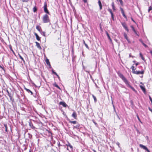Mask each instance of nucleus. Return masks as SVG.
Masks as SVG:
<instances>
[{"mask_svg": "<svg viewBox=\"0 0 152 152\" xmlns=\"http://www.w3.org/2000/svg\"><path fill=\"white\" fill-rule=\"evenodd\" d=\"M117 73L118 76L122 79L128 87L131 88L133 91L134 92L136 91L134 88L130 85L129 82L121 73L119 71L117 72Z\"/></svg>", "mask_w": 152, "mask_h": 152, "instance_id": "nucleus-1", "label": "nucleus"}, {"mask_svg": "<svg viewBox=\"0 0 152 152\" xmlns=\"http://www.w3.org/2000/svg\"><path fill=\"white\" fill-rule=\"evenodd\" d=\"M42 20L45 23H49L50 21L49 17L47 14H45L43 16Z\"/></svg>", "mask_w": 152, "mask_h": 152, "instance_id": "nucleus-2", "label": "nucleus"}, {"mask_svg": "<svg viewBox=\"0 0 152 152\" xmlns=\"http://www.w3.org/2000/svg\"><path fill=\"white\" fill-rule=\"evenodd\" d=\"M39 50L40 51L41 54L39 55V57H45V54L44 53V49H42V48L39 43Z\"/></svg>", "mask_w": 152, "mask_h": 152, "instance_id": "nucleus-3", "label": "nucleus"}, {"mask_svg": "<svg viewBox=\"0 0 152 152\" xmlns=\"http://www.w3.org/2000/svg\"><path fill=\"white\" fill-rule=\"evenodd\" d=\"M47 4L46 2H45L44 3V5L43 7H44V12L50 15V12L48 11L47 8Z\"/></svg>", "mask_w": 152, "mask_h": 152, "instance_id": "nucleus-4", "label": "nucleus"}, {"mask_svg": "<svg viewBox=\"0 0 152 152\" xmlns=\"http://www.w3.org/2000/svg\"><path fill=\"white\" fill-rule=\"evenodd\" d=\"M45 61L46 62L48 66L50 68H51L52 67L51 65L50 64V63L49 61V60L46 58L45 59Z\"/></svg>", "mask_w": 152, "mask_h": 152, "instance_id": "nucleus-5", "label": "nucleus"}, {"mask_svg": "<svg viewBox=\"0 0 152 152\" xmlns=\"http://www.w3.org/2000/svg\"><path fill=\"white\" fill-rule=\"evenodd\" d=\"M139 146L140 148L145 150L146 151H147V152H150L149 150H148V149L145 146L141 144H140L139 145Z\"/></svg>", "mask_w": 152, "mask_h": 152, "instance_id": "nucleus-6", "label": "nucleus"}, {"mask_svg": "<svg viewBox=\"0 0 152 152\" xmlns=\"http://www.w3.org/2000/svg\"><path fill=\"white\" fill-rule=\"evenodd\" d=\"M18 59V61L20 63H21L22 64H23L25 63V61L23 59V58H17Z\"/></svg>", "mask_w": 152, "mask_h": 152, "instance_id": "nucleus-7", "label": "nucleus"}, {"mask_svg": "<svg viewBox=\"0 0 152 152\" xmlns=\"http://www.w3.org/2000/svg\"><path fill=\"white\" fill-rule=\"evenodd\" d=\"M144 72V71H134L133 73L137 75H139L140 74H143Z\"/></svg>", "mask_w": 152, "mask_h": 152, "instance_id": "nucleus-8", "label": "nucleus"}, {"mask_svg": "<svg viewBox=\"0 0 152 152\" xmlns=\"http://www.w3.org/2000/svg\"><path fill=\"white\" fill-rule=\"evenodd\" d=\"M122 25L123 26L124 28L125 29V30L128 32L129 31V30L128 29V28L127 26L125 23H122Z\"/></svg>", "mask_w": 152, "mask_h": 152, "instance_id": "nucleus-9", "label": "nucleus"}, {"mask_svg": "<svg viewBox=\"0 0 152 152\" xmlns=\"http://www.w3.org/2000/svg\"><path fill=\"white\" fill-rule=\"evenodd\" d=\"M59 104L62 105L64 107H65L68 106L67 104L64 102H60L59 103Z\"/></svg>", "mask_w": 152, "mask_h": 152, "instance_id": "nucleus-10", "label": "nucleus"}, {"mask_svg": "<svg viewBox=\"0 0 152 152\" xmlns=\"http://www.w3.org/2000/svg\"><path fill=\"white\" fill-rule=\"evenodd\" d=\"M72 116L75 119H76L77 118V115L75 111H74L72 115Z\"/></svg>", "mask_w": 152, "mask_h": 152, "instance_id": "nucleus-11", "label": "nucleus"}, {"mask_svg": "<svg viewBox=\"0 0 152 152\" xmlns=\"http://www.w3.org/2000/svg\"><path fill=\"white\" fill-rule=\"evenodd\" d=\"M108 11L111 14V17L113 20H114V15L113 12H112V10L110 9H108Z\"/></svg>", "mask_w": 152, "mask_h": 152, "instance_id": "nucleus-12", "label": "nucleus"}, {"mask_svg": "<svg viewBox=\"0 0 152 152\" xmlns=\"http://www.w3.org/2000/svg\"><path fill=\"white\" fill-rule=\"evenodd\" d=\"M66 145H67V146L68 147H69L70 149H71V150H72V149H73V147L70 144V143H68L67 144H66ZM67 149L68 150H69V148H68L67 147Z\"/></svg>", "mask_w": 152, "mask_h": 152, "instance_id": "nucleus-13", "label": "nucleus"}, {"mask_svg": "<svg viewBox=\"0 0 152 152\" xmlns=\"http://www.w3.org/2000/svg\"><path fill=\"white\" fill-rule=\"evenodd\" d=\"M39 31L40 32L41 34L45 36V33L44 32H42L40 27L39 26Z\"/></svg>", "mask_w": 152, "mask_h": 152, "instance_id": "nucleus-14", "label": "nucleus"}, {"mask_svg": "<svg viewBox=\"0 0 152 152\" xmlns=\"http://www.w3.org/2000/svg\"><path fill=\"white\" fill-rule=\"evenodd\" d=\"M140 88L142 91L144 93H145L146 92L145 88L144 86H142V85H140Z\"/></svg>", "mask_w": 152, "mask_h": 152, "instance_id": "nucleus-15", "label": "nucleus"}, {"mask_svg": "<svg viewBox=\"0 0 152 152\" xmlns=\"http://www.w3.org/2000/svg\"><path fill=\"white\" fill-rule=\"evenodd\" d=\"M98 4L99 6V9L101 10L102 9V5L101 2L100 0H99L98 1Z\"/></svg>", "mask_w": 152, "mask_h": 152, "instance_id": "nucleus-16", "label": "nucleus"}, {"mask_svg": "<svg viewBox=\"0 0 152 152\" xmlns=\"http://www.w3.org/2000/svg\"><path fill=\"white\" fill-rule=\"evenodd\" d=\"M139 41L140 42H141L142 44L144 46V47L145 48H148V46L143 42V41H142V40L141 39H140Z\"/></svg>", "mask_w": 152, "mask_h": 152, "instance_id": "nucleus-17", "label": "nucleus"}, {"mask_svg": "<svg viewBox=\"0 0 152 152\" xmlns=\"http://www.w3.org/2000/svg\"><path fill=\"white\" fill-rule=\"evenodd\" d=\"M131 28H132L133 31L134 32V33L138 36H139V35L137 33V32L136 31V30H135V29L134 28V27L132 26H131Z\"/></svg>", "mask_w": 152, "mask_h": 152, "instance_id": "nucleus-18", "label": "nucleus"}, {"mask_svg": "<svg viewBox=\"0 0 152 152\" xmlns=\"http://www.w3.org/2000/svg\"><path fill=\"white\" fill-rule=\"evenodd\" d=\"M42 129H39V133L42 136L43 135V134H45L44 132H42Z\"/></svg>", "mask_w": 152, "mask_h": 152, "instance_id": "nucleus-19", "label": "nucleus"}, {"mask_svg": "<svg viewBox=\"0 0 152 152\" xmlns=\"http://www.w3.org/2000/svg\"><path fill=\"white\" fill-rule=\"evenodd\" d=\"M69 122L71 123H72L74 124H75L77 123V122L76 121H71L70 120L69 121Z\"/></svg>", "mask_w": 152, "mask_h": 152, "instance_id": "nucleus-20", "label": "nucleus"}, {"mask_svg": "<svg viewBox=\"0 0 152 152\" xmlns=\"http://www.w3.org/2000/svg\"><path fill=\"white\" fill-rule=\"evenodd\" d=\"M106 32V34H107V36L108 37V39L110 41H112V39H111L110 36V35H109V34H108V32Z\"/></svg>", "mask_w": 152, "mask_h": 152, "instance_id": "nucleus-21", "label": "nucleus"}, {"mask_svg": "<svg viewBox=\"0 0 152 152\" xmlns=\"http://www.w3.org/2000/svg\"><path fill=\"white\" fill-rule=\"evenodd\" d=\"M53 86H55V87H56L58 89H61V88H60V87L58 86V85L56 83H54L53 84Z\"/></svg>", "mask_w": 152, "mask_h": 152, "instance_id": "nucleus-22", "label": "nucleus"}, {"mask_svg": "<svg viewBox=\"0 0 152 152\" xmlns=\"http://www.w3.org/2000/svg\"><path fill=\"white\" fill-rule=\"evenodd\" d=\"M4 126L5 128V131L6 132H8V131H7V124H4Z\"/></svg>", "mask_w": 152, "mask_h": 152, "instance_id": "nucleus-23", "label": "nucleus"}, {"mask_svg": "<svg viewBox=\"0 0 152 152\" xmlns=\"http://www.w3.org/2000/svg\"><path fill=\"white\" fill-rule=\"evenodd\" d=\"M80 127V125L79 124H78L75 126H74V128H76L77 129H79Z\"/></svg>", "mask_w": 152, "mask_h": 152, "instance_id": "nucleus-24", "label": "nucleus"}, {"mask_svg": "<svg viewBox=\"0 0 152 152\" xmlns=\"http://www.w3.org/2000/svg\"><path fill=\"white\" fill-rule=\"evenodd\" d=\"M124 37L127 40L128 42H129V40L128 39V37H127V35L126 34H124Z\"/></svg>", "mask_w": 152, "mask_h": 152, "instance_id": "nucleus-25", "label": "nucleus"}, {"mask_svg": "<svg viewBox=\"0 0 152 152\" xmlns=\"http://www.w3.org/2000/svg\"><path fill=\"white\" fill-rule=\"evenodd\" d=\"M112 8L113 10H115V7L114 6V3L113 2L112 4Z\"/></svg>", "mask_w": 152, "mask_h": 152, "instance_id": "nucleus-26", "label": "nucleus"}, {"mask_svg": "<svg viewBox=\"0 0 152 152\" xmlns=\"http://www.w3.org/2000/svg\"><path fill=\"white\" fill-rule=\"evenodd\" d=\"M118 1H119L120 3L121 4L122 6H123V3L122 0H117Z\"/></svg>", "mask_w": 152, "mask_h": 152, "instance_id": "nucleus-27", "label": "nucleus"}, {"mask_svg": "<svg viewBox=\"0 0 152 152\" xmlns=\"http://www.w3.org/2000/svg\"><path fill=\"white\" fill-rule=\"evenodd\" d=\"M92 97L94 99L95 102H97V99L96 97L93 95H92Z\"/></svg>", "mask_w": 152, "mask_h": 152, "instance_id": "nucleus-28", "label": "nucleus"}, {"mask_svg": "<svg viewBox=\"0 0 152 152\" xmlns=\"http://www.w3.org/2000/svg\"><path fill=\"white\" fill-rule=\"evenodd\" d=\"M131 69H132V72L133 73L134 72V71H135L134 69V66H132L131 67Z\"/></svg>", "mask_w": 152, "mask_h": 152, "instance_id": "nucleus-29", "label": "nucleus"}, {"mask_svg": "<svg viewBox=\"0 0 152 152\" xmlns=\"http://www.w3.org/2000/svg\"><path fill=\"white\" fill-rule=\"evenodd\" d=\"M152 10V7L151 6L149 7L148 9V12H150V11L151 10Z\"/></svg>", "mask_w": 152, "mask_h": 152, "instance_id": "nucleus-30", "label": "nucleus"}, {"mask_svg": "<svg viewBox=\"0 0 152 152\" xmlns=\"http://www.w3.org/2000/svg\"><path fill=\"white\" fill-rule=\"evenodd\" d=\"M92 121L93 122L94 124H95V125H96V127H98V124L96 123L94 121V120H92Z\"/></svg>", "mask_w": 152, "mask_h": 152, "instance_id": "nucleus-31", "label": "nucleus"}, {"mask_svg": "<svg viewBox=\"0 0 152 152\" xmlns=\"http://www.w3.org/2000/svg\"><path fill=\"white\" fill-rule=\"evenodd\" d=\"M52 71L53 74L56 75H57V73L54 71V70L53 69H52Z\"/></svg>", "mask_w": 152, "mask_h": 152, "instance_id": "nucleus-32", "label": "nucleus"}, {"mask_svg": "<svg viewBox=\"0 0 152 152\" xmlns=\"http://www.w3.org/2000/svg\"><path fill=\"white\" fill-rule=\"evenodd\" d=\"M33 11L34 12H35L37 10V8L36 7H34L33 8Z\"/></svg>", "mask_w": 152, "mask_h": 152, "instance_id": "nucleus-33", "label": "nucleus"}, {"mask_svg": "<svg viewBox=\"0 0 152 152\" xmlns=\"http://www.w3.org/2000/svg\"><path fill=\"white\" fill-rule=\"evenodd\" d=\"M33 110L37 114H38V113L37 112V110H36V109L34 107H33Z\"/></svg>", "mask_w": 152, "mask_h": 152, "instance_id": "nucleus-34", "label": "nucleus"}, {"mask_svg": "<svg viewBox=\"0 0 152 152\" xmlns=\"http://www.w3.org/2000/svg\"><path fill=\"white\" fill-rule=\"evenodd\" d=\"M34 34L36 36V39L38 40V35L36 33H34Z\"/></svg>", "mask_w": 152, "mask_h": 152, "instance_id": "nucleus-35", "label": "nucleus"}, {"mask_svg": "<svg viewBox=\"0 0 152 152\" xmlns=\"http://www.w3.org/2000/svg\"><path fill=\"white\" fill-rule=\"evenodd\" d=\"M24 89H25V90H26V91H27L29 93V92H30V90L29 89H27V88H25Z\"/></svg>", "mask_w": 152, "mask_h": 152, "instance_id": "nucleus-36", "label": "nucleus"}, {"mask_svg": "<svg viewBox=\"0 0 152 152\" xmlns=\"http://www.w3.org/2000/svg\"><path fill=\"white\" fill-rule=\"evenodd\" d=\"M7 92L8 95L9 96H11V94L9 93V91L7 90Z\"/></svg>", "mask_w": 152, "mask_h": 152, "instance_id": "nucleus-37", "label": "nucleus"}, {"mask_svg": "<svg viewBox=\"0 0 152 152\" xmlns=\"http://www.w3.org/2000/svg\"><path fill=\"white\" fill-rule=\"evenodd\" d=\"M122 15H123V16L126 19L127 18V17L126 16V15H125V14L124 12L123 13H122Z\"/></svg>", "mask_w": 152, "mask_h": 152, "instance_id": "nucleus-38", "label": "nucleus"}, {"mask_svg": "<svg viewBox=\"0 0 152 152\" xmlns=\"http://www.w3.org/2000/svg\"><path fill=\"white\" fill-rule=\"evenodd\" d=\"M120 9L121 10L122 13L124 12V10L122 8L120 7Z\"/></svg>", "mask_w": 152, "mask_h": 152, "instance_id": "nucleus-39", "label": "nucleus"}, {"mask_svg": "<svg viewBox=\"0 0 152 152\" xmlns=\"http://www.w3.org/2000/svg\"><path fill=\"white\" fill-rule=\"evenodd\" d=\"M143 60L145 63H146V60L145 59V58H141Z\"/></svg>", "mask_w": 152, "mask_h": 152, "instance_id": "nucleus-40", "label": "nucleus"}, {"mask_svg": "<svg viewBox=\"0 0 152 152\" xmlns=\"http://www.w3.org/2000/svg\"><path fill=\"white\" fill-rule=\"evenodd\" d=\"M85 46L88 49H89V48L88 47V45L86 44H85Z\"/></svg>", "mask_w": 152, "mask_h": 152, "instance_id": "nucleus-41", "label": "nucleus"}, {"mask_svg": "<svg viewBox=\"0 0 152 152\" xmlns=\"http://www.w3.org/2000/svg\"><path fill=\"white\" fill-rule=\"evenodd\" d=\"M29 0H22L23 2H26L28 1Z\"/></svg>", "mask_w": 152, "mask_h": 152, "instance_id": "nucleus-42", "label": "nucleus"}, {"mask_svg": "<svg viewBox=\"0 0 152 152\" xmlns=\"http://www.w3.org/2000/svg\"><path fill=\"white\" fill-rule=\"evenodd\" d=\"M130 102L131 103V104L132 105H133V102L132 100H131L130 101Z\"/></svg>", "mask_w": 152, "mask_h": 152, "instance_id": "nucleus-43", "label": "nucleus"}, {"mask_svg": "<svg viewBox=\"0 0 152 152\" xmlns=\"http://www.w3.org/2000/svg\"><path fill=\"white\" fill-rule=\"evenodd\" d=\"M33 85L34 86L35 88H37V86L34 83H33Z\"/></svg>", "mask_w": 152, "mask_h": 152, "instance_id": "nucleus-44", "label": "nucleus"}, {"mask_svg": "<svg viewBox=\"0 0 152 152\" xmlns=\"http://www.w3.org/2000/svg\"><path fill=\"white\" fill-rule=\"evenodd\" d=\"M58 146H59H59H62V145H61L60 144V142H58Z\"/></svg>", "mask_w": 152, "mask_h": 152, "instance_id": "nucleus-45", "label": "nucleus"}, {"mask_svg": "<svg viewBox=\"0 0 152 152\" xmlns=\"http://www.w3.org/2000/svg\"><path fill=\"white\" fill-rule=\"evenodd\" d=\"M137 118L138 119V120L141 122V121L140 120V119L139 116L137 115Z\"/></svg>", "mask_w": 152, "mask_h": 152, "instance_id": "nucleus-46", "label": "nucleus"}, {"mask_svg": "<svg viewBox=\"0 0 152 152\" xmlns=\"http://www.w3.org/2000/svg\"><path fill=\"white\" fill-rule=\"evenodd\" d=\"M30 126L31 127V125L33 127V128H34V127L33 126L32 124L31 123H29Z\"/></svg>", "mask_w": 152, "mask_h": 152, "instance_id": "nucleus-47", "label": "nucleus"}, {"mask_svg": "<svg viewBox=\"0 0 152 152\" xmlns=\"http://www.w3.org/2000/svg\"><path fill=\"white\" fill-rule=\"evenodd\" d=\"M131 19L132 20L134 23H135V21L133 20V18H132V17H131Z\"/></svg>", "mask_w": 152, "mask_h": 152, "instance_id": "nucleus-48", "label": "nucleus"}, {"mask_svg": "<svg viewBox=\"0 0 152 152\" xmlns=\"http://www.w3.org/2000/svg\"><path fill=\"white\" fill-rule=\"evenodd\" d=\"M35 42L36 43V45L38 47V42Z\"/></svg>", "mask_w": 152, "mask_h": 152, "instance_id": "nucleus-49", "label": "nucleus"}, {"mask_svg": "<svg viewBox=\"0 0 152 152\" xmlns=\"http://www.w3.org/2000/svg\"><path fill=\"white\" fill-rule=\"evenodd\" d=\"M83 1L85 3H86L87 2V0H83Z\"/></svg>", "mask_w": 152, "mask_h": 152, "instance_id": "nucleus-50", "label": "nucleus"}, {"mask_svg": "<svg viewBox=\"0 0 152 152\" xmlns=\"http://www.w3.org/2000/svg\"><path fill=\"white\" fill-rule=\"evenodd\" d=\"M148 109H149V110L150 111H151L152 112V109H151V108H150V107H149V108H148Z\"/></svg>", "mask_w": 152, "mask_h": 152, "instance_id": "nucleus-51", "label": "nucleus"}, {"mask_svg": "<svg viewBox=\"0 0 152 152\" xmlns=\"http://www.w3.org/2000/svg\"><path fill=\"white\" fill-rule=\"evenodd\" d=\"M0 68H1L2 69H3V70H4V67H2V66H1L0 65Z\"/></svg>", "mask_w": 152, "mask_h": 152, "instance_id": "nucleus-52", "label": "nucleus"}, {"mask_svg": "<svg viewBox=\"0 0 152 152\" xmlns=\"http://www.w3.org/2000/svg\"><path fill=\"white\" fill-rule=\"evenodd\" d=\"M36 95H37V92H36V94H35V95H34L33 96L35 97H36Z\"/></svg>", "mask_w": 152, "mask_h": 152, "instance_id": "nucleus-53", "label": "nucleus"}, {"mask_svg": "<svg viewBox=\"0 0 152 152\" xmlns=\"http://www.w3.org/2000/svg\"><path fill=\"white\" fill-rule=\"evenodd\" d=\"M10 99V100L12 101V96H9Z\"/></svg>", "mask_w": 152, "mask_h": 152, "instance_id": "nucleus-54", "label": "nucleus"}, {"mask_svg": "<svg viewBox=\"0 0 152 152\" xmlns=\"http://www.w3.org/2000/svg\"><path fill=\"white\" fill-rule=\"evenodd\" d=\"M112 104L113 105V109H115V106H114V105H113V102H112Z\"/></svg>", "mask_w": 152, "mask_h": 152, "instance_id": "nucleus-55", "label": "nucleus"}, {"mask_svg": "<svg viewBox=\"0 0 152 152\" xmlns=\"http://www.w3.org/2000/svg\"><path fill=\"white\" fill-rule=\"evenodd\" d=\"M112 104L113 105V109H115V106H114V105H113V102H112Z\"/></svg>", "mask_w": 152, "mask_h": 152, "instance_id": "nucleus-56", "label": "nucleus"}, {"mask_svg": "<svg viewBox=\"0 0 152 152\" xmlns=\"http://www.w3.org/2000/svg\"><path fill=\"white\" fill-rule=\"evenodd\" d=\"M114 112H115V113L117 114V112H116V110H115V109H114Z\"/></svg>", "mask_w": 152, "mask_h": 152, "instance_id": "nucleus-57", "label": "nucleus"}, {"mask_svg": "<svg viewBox=\"0 0 152 152\" xmlns=\"http://www.w3.org/2000/svg\"><path fill=\"white\" fill-rule=\"evenodd\" d=\"M36 28L37 30H38V25H37L36 26Z\"/></svg>", "mask_w": 152, "mask_h": 152, "instance_id": "nucleus-58", "label": "nucleus"}, {"mask_svg": "<svg viewBox=\"0 0 152 152\" xmlns=\"http://www.w3.org/2000/svg\"><path fill=\"white\" fill-rule=\"evenodd\" d=\"M56 76H57V77H58V79L59 80L60 79V77L59 76V75H56Z\"/></svg>", "mask_w": 152, "mask_h": 152, "instance_id": "nucleus-59", "label": "nucleus"}, {"mask_svg": "<svg viewBox=\"0 0 152 152\" xmlns=\"http://www.w3.org/2000/svg\"><path fill=\"white\" fill-rule=\"evenodd\" d=\"M83 42L84 45H85V44H86V43H85V42L84 40H83Z\"/></svg>", "mask_w": 152, "mask_h": 152, "instance_id": "nucleus-60", "label": "nucleus"}, {"mask_svg": "<svg viewBox=\"0 0 152 152\" xmlns=\"http://www.w3.org/2000/svg\"><path fill=\"white\" fill-rule=\"evenodd\" d=\"M29 92L31 93V95H32L33 94V93L31 91H30V92Z\"/></svg>", "mask_w": 152, "mask_h": 152, "instance_id": "nucleus-61", "label": "nucleus"}, {"mask_svg": "<svg viewBox=\"0 0 152 152\" xmlns=\"http://www.w3.org/2000/svg\"><path fill=\"white\" fill-rule=\"evenodd\" d=\"M135 64H136V66H137L138 65V64H139V63H136Z\"/></svg>", "mask_w": 152, "mask_h": 152, "instance_id": "nucleus-62", "label": "nucleus"}, {"mask_svg": "<svg viewBox=\"0 0 152 152\" xmlns=\"http://www.w3.org/2000/svg\"><path fill=\"white\" fill-rule=\"evenodd\" d=\"M150 53H151V56H152V51H150Z\"/></svg>", "mask_w": 152, "mask_h": 152, "instance_id": "nucleus-63", "label": "nucleus"}, {"mask_svg": "<svg viewBox=\"0 0 152 152\" xmlns=\"http://www.w3.org/2000/svg\"><path fill=\"white\" fill-rule=\"evenodd\" d=\"M38 124H41V122H39Z\"/></svg>", "mask_w": 152, "mask_h": 152, "instance_id": "nucleus-64", "label": "nucleus"}]
</instances>
